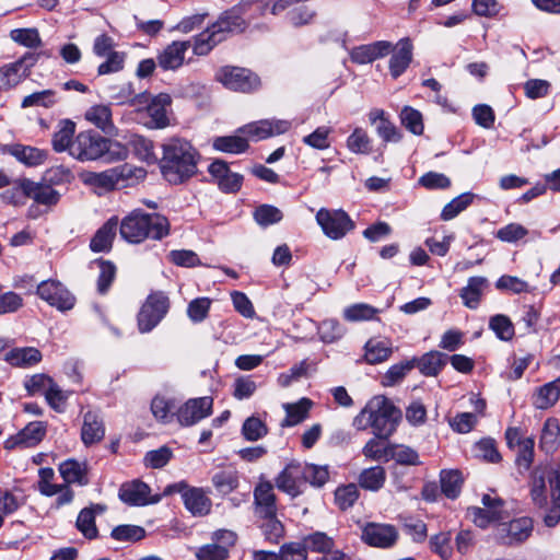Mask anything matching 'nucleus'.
<instances>
[{"label": "nucleus", "mask_w": 560, "mask_h": 560, "mask_svg": "<svg viewBox=\"0 0 560 560\" xmlns=\"http://www.w3.org/2000/svg\"><path fill=\"white\" fill-rule=\"evenodd\" d=\"M551 467L552 466H550L546 471L536 468L533 472L530 497L533 502L539 508L547 504L545 475H548ZM547 477L549 478V476Z\"/></svg>", "instance_id": "obj_49"}, {"label": "nucleus", "mask_w": 560, "mask_h": 560, "mask_svg": "<svg viewBox=\"0 0 560 560\" xmlns=\"http://www.w3.org/2000/svg\"><path fill=\"white\" fill-rule=\"evenodd\" d=\"M75 131V125L69 119L60 120L58 124L57 131L54 132L51 144L56 152L68 151L71 155V145L73 142V136Z\"/></svg>", "instance_id": "obj_36"}, {"label": "nucleus", "mask_w": 560, "mask_h": 560, "mask_svg": "<svg viewBox=\"0 0 560 560\" xmlns=\"http://www.w3.org/2000/svg\"><path fill=\"white\" fill-rule=\"evenodd\" d=\"M346 328L334 318L323 320L318 326V335L323 342L332 343L341 339Z\"/></svg>", "instance_id": "obj_55"}, {"label": "nucleus", "mask_w": 560, "mask_h": 560, "mask_svg": "<svg viewBox=\"0 0 560 560\" xmlns=\"http://www.w3.org/2000/svg\"><path fill=\"white\" fill-rule=\"evenodd\" d=\"M399 119L401 125L412 135L421 136L423 133V116L418 109L411 106H404L400 110Z\"/></svg>", "instance_id": "obj_45"}, {"label": "nucleus", "mask_w": 560, "mask_h": 560, "mask_svg": "<svg viewBox=\"0 0 560 560\" xmlns=\"http://www.w3.org/2000/svg\"><path fill=\"white\" fill-rule=\"evenodd\" d=\"M316 222L330 240H340L354 229V222L343 210L322 208L316 213Z\"/></svg>", "instance_id": "obj_7"}, {"label": "nucleus", "mask_w": 560, "mask_h": 560, "mask_svg": "<svg viewBox=\"0 0 560 560\" xmlns=\"http://www.w3.org/2000/svg\"><path fill=\"white\" fill-rule=\"evenodd\" d=\"M311 407L312 401L307 398H302L295 404H284L283 408L287 412V417L282 421L281 425L293 427L301 423L307 418Z\"/></svg>", "instance_id": "obj_40"}, {"label": "nucleus", "mask_w": 560, "mask_h": 560, "mask_svg": "<svg viewBox=\"0 0 560 560\" xmlns=\"http://www.w3.org/2000/svg\"><path fill=\"white\" fill-rule=\"evenodd\" d=\"M180 493L185 508L195 516H205L210 513L212 502L202 488L189 487L185 481L168 485L163 494Z\"/></svg>", "instance_id": "obj_5"}, {"label": "nucleus", "mask_w": 560, "mask_h": 560, "mask_svg": "<svg viewBox=\"0 0 560 560\" xmlns=\"http://www.w3.org/2000/svg\"><path fill=\"white\" fill-rule=\"evenodd\" d=\"M58 470L66 485L77 483L80 486H86L89 483V468L85 462L67 459L59 465Z\"/></svg>", "instance_id": "obj_31"}, {"label": "nucleus", "mask_w": 560, "mask_h": 560, "mask_svg": "<svg viewBox=\"0 0 560 560\" xmlns=\"http://www.w3.org/2000/svg\"><path fill=\"white\" fill-rule=\"evenodd\" d=\"M106 510L105 505L92 504L80 511L75 525L78 530L88 539H93L97 536V528L95 525L96 514H102Z\"/></svg>", "instance_id": "obj_32"}, {"label": "nucleus", "mask_w": 560, "mask_h": 560, "mask_svg": "<svg viewBox=\"0 0 560 560\" xmlns=\"http://www.w3.org/2000/svg\"><path fill=\"white\" fill-rule=\"evenodd\" d=\"M117 226V218H110L106 221L91 240L90 248L95 253L109 250L116 235Z\"/></svg>", "instance_id": "obj_34"}, {"label": "nucleus", "mask_w": 560, "mask_h": 560, "mask_svg": "<svg viewBox=\"0 0 560 560\" xmlns=\"http://www.w3.org/2000/svg\"><path fill=\"white\" fill-rule=\"evenodd\" d=\"M144 171L130 164H122L104 172H91L86 174L84 182L91 186L110 190L131 177L143 176Z\"/></svg>", "instance_id": "obj_6"}, {"label": "nucleus", "mask_w": 560, "mask_h": 560, "mask_svg": "<svg viewBox=\"0 0 560 560\" xmlns=\"http://www.w3.org/2000/svg\"><path fill=\"white\" fill-rule=\"evenodd\" d=\"M377 313V308L365 303H358L345 308L343 317L349 322L369 320L374 318Z\"/></svg>", "instance_id": "obj_64"}, {"label": "nucleus", "mask_w": 560, "mask_h": 560, "mask_svg": "<svg viewBox=\"0 0 560 560\" xmlns=\"http://www.w3.org/2000/svg\"><path fill=\"white\" fill-rule=\"evenodd\" d=\"M430 549L441 559L448 560L453 555L452 535L450 532H440L433 535L430 540Z\"/></svg>", "instance_id": "obj_54"}, {"label": "nucleus", "mask_w": 560, "mask_h": 560, "mask_svg": "<svg viewBox=\"0 0 560 560\" xmlns=\"http://www.w3.org/2000/svg\"><path fill=\"white\" fill-rule=\"evenodd\" d=\"M441 489L442 492L450 499L458 497L463 478L458 470H442L440 474Z\"/></svg>", "instance_id": "obj_50"}, {"label": "nucleus", "mask_w": 560, "mask_h": 560, "mask_svg": "<svg viewBox=\"0 0 560 560\" xmlns=\"http://www.w3.org/2000/svg\"><path fill=\"white\" fill-rule=\"evenodd\" d=\"M215 79L225 88L237 92L248 93L260 86V80L257 74L240 67H223L217 72Z\"/></svg>", "instance_id": "obj_8"}, {"label": "nucleus", "mask_w": 560, "mask_h": 560, "mask_svg": "<svg viewBox=\"0 0 560 560\" xmlns=\"http://www.w3.org/2000/svg\"><path fill=\"white\" fill-rule=\"evenodd\" d=\"M2 152L13 155L18 161L27 166L40 165L48 156V153L45 150L18 143L4 145L2 148Z\"/></svg>", "instance_id": "obj_25"}, {"label": "nucleus", "mask_w": 560, "mask_h": 560, "mask_svg": "<svg viewBox=\"0 0 560 560\" xmlns=\"http://www.w3.org/2000/svg\"><path fill=\"white\" fill-rule=\"evenodd\" d=\"M282 218L283 214L281 210L271 205H261L254 211V219L261 226L278 223Z\"/></svg>", "instance_id": "obj_62"}, {"label": "nucleus", "mask_w": 560, "mask_h": 560, "mask_svg": "<svg viewBox=\"0 0 560 560\" xmlns=\"http://www.w3.org/2000/svg\"><path fill=\"white\" fill-rule=\"evenodd\" d=\"M36 293L50 306L61 312L71 310L75 304V298L59 281L49 279L44 280L37 285Z\"/></svg>", "instance_id": "obj_10"}, {"label": "nucleus", "mask_w": 560, "mask_h": 560, "mask_svg": "<svg viewBox=\"0 0 560 560\" xmlns=\"http://www.w3.org/2000/svg\"><path fill=\"white\" fill-rule=\"evenodd\" d=\"M191 44L189 40H174L158 52L156 62L164 71H176L185 63L187 50Z\"/></svg>", "instance_id": "obj_17"}, {"label": "nucleus", "mask_w": 560, "mask_h": 560, "mask_svg": "<svg viewBox=\"0 0 560 560\" xmlns=\"http://www.w3.org/2000/svg\"><path fill=\"white\" fill-rule=\"evenodd\" d=\"M105 435L103 420L93 411H88L83 417L81 439L84 445L90 446L98 443Z\"/></svg>", "instance_id": "obj_28"}, {"label": "nucleus", "mask_w": 560, "mask_h": 560, "mask_svg": "<svg viewBox=\"0 0 560 560\" xmlns=\"http://www.w3.org/2000/svg\"><path fill=\"white\" fill-rule=\"evenodd\" d=\"M533 532V521L520 517L508 523H500L494 528L495 539L502 545H516L525 541Z\"/></svg>", "instance_id": "obj_11"}, {"label": "nucleus", "mask_w": 560, "mask_h": 560, "mask_svg": "<svg viewBox=\"0 0 560 560\" xmlns=\"http://www.w3.org/2000/svg\"><path fill=\"white\" fill-rule=\"evenodd\" d=\"M58 102L57 93L54 90H43L26 95L22 102V108L44 107L50 108Z\"/></svg>", "instance_id": "obj_47"}, {"label": "nucleus", "mask_w": 560, "mask_h": 560, "mask_svg": "<svg viewBox=\"0 0 560 560\" xmlns=\"http://www.w3.org/2000/svg\"><path fill=\"white\" fill-rule=\"evenodd\" d=\"M303 544L306 547V551L311 550L322 553L329 552L334 547L332 539L322 532H316L304 537Z\"/></svg>", "instance_id": "obj_60"}, {"label": "nucleus", "mask_w": 560, "mask_h": 560, "mask_svg": "<svg viewBox=\"0 0 560 560\" xmlns=\"http://www.w3.org/2000/svg\"><path fill=\"white\" fill-rule=\"evenodd\" d=\"M301 470L303 471L305 485L308 482L313 487L320 488L329 479V469L326 465L301 463Z\"/></svg>", "instance_id": "obj_46"}, {"label": "nucleus", "mask_w": 560, "mask_h": 560, "mask_svg": "<svg viewBox=\"0 0 560 560\" xmlns=\"http://www.w3.org/2000/svg\"><path fill=\"white\" fill-rule=\"evenodd\" d=\"M489 328L500 340L509 341L514 337V326L505 315L498 314L492 316L489 320Z\"/></svg>", "instance_id": "obj_57"}, {"label": "nucleus", "mask_w": 560, "mask_h": 560, "mask_svg": "<svg viewBox=\"0 0 560 560\" xmlns=\"http://www.w3.org/2000/svg\"><path fill=\"white\" fill-rule=\"evenodd\" d=\"M213 148L231 154H240L248 149V142L240 136L217 137L213 140Z\"/></svg>", "instance_id": "obj_52"}, {"label": "nucleus", "mask_w": 560, "mask_h": 560, "mask_svg": "<svg viewBox=\"0 0 560 560\" xmlns=\"http://www.w3.org/2000/svg\"><path fill=\"white\" fill-rule=\"evenodd\" d=\"M346 144L352 153L369 154L372 149V139L363 128L357 127L347 138Z\"/></svg>", "instance_id": "obj_48"}, {"label": "nucleus", "mask_w": 560, "mask_h": 560, "mask_svg": "<svg viewBox=\"0 0 560 560\" xmlns=\"http://www.w3.org/2000/svg\"><path fill=\"white\" fill-rule=\"evenodd\" d=\"M535 440L532 436L526 438L520 447L516 448L515 465L518 472L524 475L527 472L534 460Z\"/></svg>", "instance_id": "obj_53"}, {"label": "nucleus", "mask_w": 560, "mask_h": 560, "mask_svg": "<svg viewBox=\"0 0 560 560\" xmlns=\"http://www.w3.org/2000/svg\"><path fill=\"white\" fill-rule=\"evenodd\" d=\"M168 307V298L163 292L150 294L138 314L139 330L151 331L166 315Z\"/></svg>", "instance_id": "obj_9"}, {"label": "nucleus", "mask_w": 560, "mask_h": 560, "mask_svg": "<svg viewBox=\"0 0 560 560\" xmlns=\"http://www.w3.org/2000/svg\"><path fill=\"white\" fill-rule=\"evenodd\" d=\"M412 43L409 37L401 38L396 49H393V55L389 59V72L394 79L400 77L409 67L412 61Z\"/></svg>", "instance_id": "obj_22"}, {"label": "nucleus", "mask_w": 560, "mask_h": 560, "mask_svg": "<svg viewBox=\"0 0 560 560\" xmlns=\"http://www.w3.org/2000/svg\"><path fill=\"white\" fill-rule=\"evenodd\" d=\"M362 540L372 547L390 548L398 539V530L392 524L368 523L362 527Z\"/></svg>", "instance_id": "obj_12"}, {"label": "nucleus", "mask_w": 560, "mask_h": 560, "mask_svg": "<svg viewBox=\"0 0 560 560\" xmlns=\"http://www.w3.org/2000/svg\"><path fill=\"white\" fill-rule=\"evenodd\" d=\"M172 97L167 93H160L152 97L147 106V114L150 118L148 125L151 128L162 129L170 125L168 108Z\"/></svg>", "instance_id": "obj_21"}, {"label": "nucleus", "mask_w": 560, "mask_h": 560, "mask_svg": "<svg viewBox=\"0 0 560 560\" xmlns=\"http://www.w3.org/2000/svg\"><path fill=\"white\" fill-rule=\"evenodd\" d=\"M268 433L266 423L258 417L247 418L242 427V434L246 441L255 442L262 439Z\"/></svg>", "instance_id": "obj_56"}, {"label": "nucleus", "mask_w": 560, "mask_h": 560, "mask_svg": "<svg viewBox=\"0 0 560 560\" xmlns=\"http://www.w3.org/2000/svg\"><path fill=\"white\" fill-rule=\"evenodd\" d=\"M212 25L224 38L228 34L241 33L247 27V23L240 13V8L224 11Z\"/></svg>", "instance_id": "obj_29"}, {"label": "nucleus", "mask_w": 560, "mask_h": 560, "mask_svg": "<svg viewBox=\"0 0 560 560\" xmlns=\"http://www.w3.org/2000/svg\"><path fill=\"white\" fill-rule=\"evenodd\" d=\"M222 40L224 36L211 24L194 37L192 51L196 56H207Z\"/></svg>", "instance_id": "obj_35"}, {"label": "nucleus", "mask_w": 560, "mask_h": 560, "mask_svg": "<svg viewBox=\"0 0 560 560\" xmlns=\"http://www.w3.org/2000/svg\"><path fill=\"white\" fill-rule=\"evenodd\" d=\"M390 457L399 465L417 466L421 462L419 454L411 447L406 445H390L388 446Z\"/></svg>", "instance_id": "obj_58"}, {"label": "nucleus", "mask_w": 560, "mask_h": 560, "mask_svg": "<svg viewBox=\"0 0 560 560\" xmlns=\"http://www.w3.org/2000/svg\"><path fill=\"white\" fill-rule=\"evenodd\" d=\"M392 354L390 343L386 340L371 339L365 345V360L370 364H377L387 360Z\"/></svg>", "instance_id": "obj_44"}, {"label": "nucleus", "mask_w": 560, "mask_h": 560, "mask_svg": "<svg viewBox=\"0 0 560 560\" xmlns=\"http://www.w3.org/2000/svg\"><path fill=\"white\" fill-rule=\"evenodd\" d=\"M10 38L19 45L27 48H36L42 44L36 28H15L10 32Z\"/></svg>", "instance_id": "obj_63"}, {"label": "nucleus", "mask_w": 560, "mask_h": 560, "mask_svg": "<svg viewBox=\"0 0 560 560\" xmlns=\"http://www.w3.org/2000/svg\"><path fill=\"white\" fill-rule=\"evenodd\" d=\"M162 150L160 165L167 182L179 184L196 173L197 151L189 141L173 137L162 144Z\"/></svg>", "instance_id": "obj_1"}, {"label": "nucleus", "mask_w": 560, "mask_h": 560, "mask_svg": "<svg viewBox=\"0 0 560 560\" xmlns=\"http://www.w3.org/2000/svg\"><path fill=\"white\" fill-rule=\"evenodd\" d=\"M369 121L375 126L376 135L385 142H399L402 133L398 127L392 122L382 108H373L369 112Z\"/></svg>", "instance_id": "obj_20"}, {"label": "nucleus", "mask_w": 560, "mask_h": 560, "mask_svg": "<svg viewBox=\"0 0 560 560\" xmlns=\"http://www.w3.org/2000/svg\"><path fill=\"white\" fill-rule=\"evenodd\" d=\"M4 360L13 366L27 368L38 363L42 354L33 347L15 348L5 353Z\"/></svg>", "instance_id": "obj_37"}, {"label": "nucleus", "mask_w": 560, "mask_h": 560, "mask_svg": "<svg viewBox=\"0 0 560 560\" xmlns=\"http://www.w3.org/2000/svg\"><path fill=\"white\" fill-rule=\"evenodd\" d=\"M416 366V359L392 365L383 376L384 386H394Z\"/></svg>", "instance_id": "obj_59"}, {"label": "nucleus", "mask_w": 560, "mask_h": 560, "mask_svg": "<svg viewBox=\"0 0 560 560\" xmlns=\"http://www.w3.org/2000/svg\"><path fill=\"white\" fill-rule=\"evenodd\" d=\"M238 472L234 468H224L212 475L211 482L220 494L226 495L238 487Z\"/></svg>", "instance_id": "obj_39"}, {"label": "nucleus", "mask_w": 560, "mask_h": 560, "mask_svg": "<svg viewBox=\"0 0 560 560\" xmlns=\"http://www.w3.org/2000/svg\"><path fill=\"white\" fill-rule=\"evenodd\" d=\"M213 400L211 397L192 398L177 410V420L184 427H190L210 416Z\"/></svg>", "instance_id": "obj_15"}, {"label": "nucleus", "mask_w": 560, "mask_h": 560, "mask_svg": "<svg viewBox=\"0 0 560 560\" xmlns=\"http://www.w3.org/2000/svg\"><path fill=\"white\" fill-rule=\"evenodd\" d=\"M487 285L488 280L485 277H470L459 293L464 305L471 310L477 308Z\"/></svg>", "instance_id": "obj_33"}, {"label": "nucleus", "mask_w": 560, "mask_h": 560, "mask_svg": "<svg viewBox=\"0 0 560 560\" xmlns=\"http://www.w3.org/2000/svg\"><path fill=\"white\" fill-rule=\"evenodd\" d=\"M560 443V425L557 419L548 418L542 427L540 447L546 453H552Z\"/></svg>", "instance_id": "obj_41"}, {"label": "nucleus", "mask_w": 560, "mask_h": 560, "mask_svg": "<svg viewBox=\"0 0 560 560\" xmlns=\"http://www.w3.org/2000/svg\"><path fill=\"white\" fill-rule=\"evenodd\" d=\"M135 154L147 163H155L158 156L154 153L153 143L140 136H133L130 140Z\"/></svg>", "instance_id": "obj_61"}, {"label": "nucleus", "mask_w": 560, "mask_h": 560, "mask_svg": "<svg viewBox=\"0 0 560 560\" xmlns=\"http://www.w3.org/2000/svg\"><path fill=\"white\" fill-rule=\"evenodd\" d=\"M170 222L160 213L135 210L120 223V235L129 243H141L145 238L160 241L170 234Z\"/></svg>", "instance_id": "obj_4"}, {"label": "nucleus", "mask_w": 560, "mask_h": 560, "mask_svg": "<svg viewBox=\"0 0 560 560\" xmlns=\"http://www.w3.org/2000/svg\"><path fill=\"white\" fill-rule=\"evenodd\" d=\"M386 480V471L382 466H374L364 469L359 477V485L366 490H380Z\"/></svg>", "instance_id": "obj_43"}, {"label": "nucleus", "mask_w": 560, "mask_h": 560, "mask_svg": "<svg viewBox=\"0 0 560 560\" xmlns=\"http://www.w3.org/2000/svg\"><path fill=\"white\" fill-rule=\"evenodd\" d=\"M112 109L108 105L97 104L86 109L84 118L104 133L109 136H116L117 129L113 122Z\"/></svg>", "instance_id": "obj_26"}, {"label": "nucleus", "mask_w": 560, "mask_h": 560, "mask_svg": "<svg viewBox=\"0 0 560 560\" xmlns=\"http://www.w3.org/2000/svg\"><path fill=\"white\" fill-rule=\"evenodd\" d=\"M71 156L80 162L103 159L107 163H113L127 159L128 149L118 141L106 139L93 130H86L74 137Z\"/></svg>", "instance_id": "obj_3"}, {"label": "nucleus", "mask_w": 560, "mask_h": 560, "mask_svg": "<svg viewBox=\"0 0 560 560\" xmlns=\"http://www.w3.org/2000/svg\"><path fill=\"white\" fill-rule=\"evenodd\" d=\"M276 486L280 491L292 498H296L304 493L305 479L303 478V471L301 470V463L292 462L288 464L277 476Z\"/></svg>", "instance_id": "obj_16"}, {"label": "nucleus", "mask_w": 560, "mask_h": 560, "mask_svg": "<svg viewBox=\"0 0 560 560\" xmlns=\"http://www.w3.org/2000/svg\"><path fill=\"white\" fill-rule=\"evenodd\" d=\"M560 395V378L539 387L534 396V405L538 409H548L553 406Z\"/></svg>", "instance_id": "obj_42"}, {"label": "nucleus", "mask_w": 560, "mask_h": 560, "mask_svg": "<svg viewBox=\"0 0 560 560\" xmlns=\"http://www.w3.org/2000/svg\"><path fill=\"white\" fill-rule=\"evenodd\" d=\"M37 61L35 54H26L15 62L0 69V90H9L18 85L28 75L30 68Z\"/></svg>", "instance_id": "obj_14"}, {"label": "nucleus", "mask_w": 560, "mask_h": 560, "mask_svg": "<svg viewBox=\"0 0 560 560\" xmlns=\"http://www.w3.org/2000/svg\"><path fill=\"white\" fill-rule=\"evenodd\" d=\"M254 499L258 516H271L277 514L276 494L271 482H259L254 490Z\"/></svg>", "instance_id": "obj_24"}, {"label": "nucleus", "mask_w": 560, "mask_h": 560, "mask_svg": "<svg viewBox=\"0 0 560 560\" xmlns=\"http://www.w3.org/2000/svg\"><path fill=\"white\" fill-rule=\"evenodd\" d=\"M401 412L385 396H374L354 417L352 425L357 430L372 428L377 439H388L397 428Z\"/></svg>", "instance_id": "obj_2"}, {"label": "nucleus", "mask_w": 560, "mask_h": 560, "mask_svg": "<svg viewBox=\"0 0 560 560\" xmlns=\"http://www.w3.org/2000/svg\"><path fill=\"white\" fill-rule=\"evenodd\" d=\"M447 355L439 351L424 353L416 359V366L424 376H436L446 363Z\"/></svg>", "instance_id": "obj_38"}, {"label": "nucleus", "mask_w": 560, "mask_h": 560, "mask_svg": "<svg viewBox=\"0 0 560 560\" xmlns=\"http://www.w3.org/2000/svg\"><path fill=\"white\" fill-rule=\"evenodd\" d=\"M150 488L147 483L135 480L124 483L119 489V499L129 505H145L149 501Z\"/></svg>", "instance_id": "obj_30"}, {"label": "nucleus", "mask_w": 560, "mask_h": 560, "mask_svg": "<svg viewBox=\"0 0 560 560\" xmlns=\"http://www.w3.org/2000/svg\"><path fill=\"white\" fill-rule=\"evenodd\" d=\"M290 127L291 122L288 120L265 119L247 124L240 128L238 131L248 136L253 140H262L284 133L290 129Z\"/></svg>", "instance_id": "obj_18"}, {"label": "nucleus", "mask_w": 560, "mask_h": 560, "mask_svg": "<svg viewBox=\"0 0 560 560\" xmlns=\"http://www.w3.org/2000/svg\"><path fill=\"white\" fill-rule=\"evenodd\" d=\"M549 486L552 506L545 515V524L553 527L560 522V463H555L549 472Z\"/></svg>", "instance_id": "obj_23"}, {"label": "nucleus", "mask_w": 560, "mask_h": 560, "mask_svg": "<svg viewBox=\"0 0 560 560\" xmlns=\"http://www.w3.org/2000/svg\"><path fill=\"white\" fill-rule=\"evenodd\" d=\"M475 195L471 192H464L448 203H446L441 212V219L443 221H450L456 218L460 212L468 208L474 201Z\"/></svg>", "instance_id": "obj_51"}, {"label": "nucleus", "mask_w": 560, "mask_h": 560, "mask_svg": "<svg viewBox=\"0 0 560 560\" xmlns=\"http://www.w3.org/2000/svg\"><path fill=\"white\" fill-rule=\"evenodd\" d=\"M24 189L27 197L32 198L36 203L39 205L55 206L60 199V194L51 186L35 183L27 178H24Z\"/></svg>", "instance_id": "obj_27"}, {"label": "nucleus", "mask_w": 560, "mask_h": 560, "mask_svg": "<svg viewBox=\"0 0 560 560\" xmlns=\"http://www.w3.org/2000/svg\"><path fill=\"white\" fill-rule=\"evenodd\" d=\"M483 508H474L471 514L474 516V523L485 528L490 523L497 522L503 518V501L498 497L485 494L482 498Z\"/></svg>", "instance_id": "obj_19"}, {"label": "nucleus", "mask_w": 560, "mask_h": 560, "mask_svg": "<svg viewBox=\"0 0 560 560\" xmlns=\"http://www.w3.org/2000/svg\"><path fill=\"white\" fill-rule=\"evenodd\" d=\"M47 425L43 421H33L25 425L20 432L9 436L4 441L5 450L27 448L39 444L45 438Z\"/></svg>", "instance_id": "obj_13"}]
</instances>
